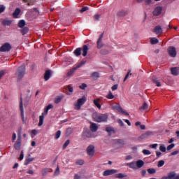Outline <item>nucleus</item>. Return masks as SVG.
Returning <instances> with one entry per match:
<instances>
[{"label":"nucleus","mask_w":179,"mask_h":179,"mask_svg":"<svg viewBox=\"0 0 179 179\" xmlns=\"http://www.w3.org/2000/svg\"><path fill=\"white\" fill-rule=\"evenodd\" d=\"M94 20H100V15L96 14L94 15Z\"/></svg>","instance_id":"bf43d9fd"},{"label":"nucleus","mask_w":179,"mask_h":179,"mask_svg":"<svg viewBox=\"0 0 179 179\" xmlns=\"http://www.w3.org/2000/svg\"><path fill=\"white\" fill-rule=\"evenodd\" d=\"M72 132H73V129H72V128H68L66 130V135H67V136H69V135H71Z\"/></svg>","instance_id":"58836bf2"},{"label":"nucleus","mask_w":179,"mask_h":179,"mask_svg":"<svg viewBox=\"0 0 179 179\" xmlns=\"http://www.w3.org/2000/svg\"><path fill=\"white\" fill-rule=\"evenodd\" d=\"M38 15H40V12L37 10V8H34L28 11L25 16L28 20H33V19H36V16Z\"/></svg>","instance_id":"7ed1b4c3"},{"label":"nucleus","mask_w":179,"mask_h":179,"mask_svg":"<svg viewBox=\"0 0 179 179\" xmlns=\"http://www.w3.org/2000/svg\"><path fill=\"white\" fill-rule=\"evenodd\" d=\"M117 89H118V84H115L111 87V90H113V92H115V90H117Z\"/></svg>","instance_id":"6e6d98bb"},{"label":"nucleus","mask_w":179,"mask_h":179,"mask_svg":"<svg viewBox=\"0 0 179 179\" xmlns=\"http://www.w3.org/2000/svg\"><path fill=\"white\" fill-rule=\"evenodd\" d=\"M43 122H44V113H43L42 115H41L39 117L38 126L41 127V125H43Z\"/></svg>","instance_id":"72a5a7b5"},{"label":"nucleus","mask_w":179,"mask_h":179,"mask_svg":"<svg viewBox=\"0 0 179 179\" xmlns=\"http://www.w3.org/2000/svg\"><path fill=\"white\" fill-rule=\"evenodd\" d=\"M159 150H161V152H166V148L164 147V145H161L159 147Z\"/></svg>","instance_id":"e2e57ef3"},{"label":"nucleus","mask_w":179,"mask_h":179,"mask_svg":"<svg viewBox=\"0 0 179 179\" xmlns=\"http://www.w3.org/2000/svg\"><path fill=\"white\" fill-rule=\"evenodd\" d=\"M116 178H124V177H127V175H124V173H117L115 175Z\"/></svg>","instance_id":"79ce46f5"},{"label":"nucleus","mask_w":179,"mask_h":179,"mask_svg":"<svg viewBox=\"0 0 179 179\" xmlns=\"http://www.w3.org/2000/svg\"><path fill=\"white\" fill-rule=\"evenodd\" d=\"M143 155H150V151H149L148 150H143Z\"/></svg>","instance_id":"680f3d73"},{"label":"nucleus","mask_w":179,"mask_h":179,"mask_svg":"<svg viewBox=\"0 0 179 179\" xmlns=\"http://www.w3.org/2000/svg\"><path fill=\"white\" fill-rule=\"evenodd\" d=\"M48 169L45 168L42 170V174L43 176H45V173H48Z\"/></svg>","instance_id":"052dcab7"},{"label":"nucleus","mask_w":179,"mask_h":179,"mask_svg":"<svg viewBox=\"0 0 179 179\" xmlns=\"http://www.w3.org/2000/svg\"><path fill=\"white\" fill-rule=\"evenodd\" d=\"M118 124L120 125V127H124V122H122V120L119 119L117 120Z\"/></svg>","instance_id":"0e129e2a"},{"label":"nucleus","mask_w":179,"mask_h":179,"mask_svg":"<svg viewBox=\"0 0 179 179\" xmlns=\"http://www.w3.org/2000/svg\"><path fill=\"white\" fill-rule=\"evenodd\" d=\"M15 78H17V82L19 83L22 82L23 79V66H20L17 68L15 72Z\"/></svg>","instance_id":"39448f33"},{"label":"nucleus","mask_w":179,"mask_h":179,"mask_svg":"<svg viewBox=\"0 0 179 179\" xmlns=\"http://www.w3.org/2000/svg\"><path fill=\"white\" fill-rule=\"evenodd\" d=\"M12 20L5 19L2 20L3 26H10L12 24Z\"/></svg>","instance_id":"412c9836"},{"label":"nucleus","mask_w":179,"mask_h":179,"mask_svg":"<svg viewBox=\"0 0 179 179\" xmlns=\"http://www.w3.org/2000/svg\"><path fill=\"white\" fill-rule=\"evenodd\" d=\"M86 96H83L82 98L78 99L77 103L75 104L74 109L75 110H80L82 106L86 103Z\"/></svg>","instance_id":"423d86ee"},{"label":"nucleus","mask_w":179,"mask_h":179,"mask_svg":"<svg viewBox=\"0 0 179 179\" xmlns=\"http://www.w3.org/2000/svg\"><path fill=\"white\" fill-rule=\"evenodd\" d=\"M67 89L70 93H73V87H71V85H68Z\"/></svg>","instance_id":"4d7b16f0"},{"label":"nucleus","mask_w":179,"mask_h":179,"mask_svg":"<svg viewBox=\"0 0 179 179\" xmlns=\"http://www.w3.org/2000/svg\"><path fill=\"white\" fill-rule=\"evenodd\" d=\"M62 99H64V96H58L56 99H55V104H58L59 103H61V101H62Z\"/></svg>","instance_id":"e433bc0d"},{"label":"nucleus","mask_w":179,"mask_h":179,"mask_svg":"<svg viewBox=\"0 0 179 179\" xmlns=\"http://www.w3.org/2000/svg\"><path fill=\"white\" fill-rule=\"evenodd\" d=\"M26 26V22L24 20L23 21V35L24 36V34H27V33H29V28L27 27H24Z\"/></svg>","instance_id":"c756f323"},{"label":"nucleus","mask_w":179,"mask_h":179,"mask_svg":"<svg viewBox=\"0 0 179 179\" xmlns=\"http://www.w3.org/2000/svg\"><path fill=\"white\" fill-rule=\"evenodd\" d=\"M140 110H148V103L144 102L143 106L140 108Z\"/></svg>","instance_id":"c03bdc74"},{"label":"nucleus","mask_w":179,"mask_h":179,"mask_svg":"<svg viewBox=\"0 0 179 179\" xmlns=\"http://www.w3.org/2000/svg\"><path fill=\"white\" fill-rule=\"evenodd\" d=\"M145 165V162L142 160H138L136 162V166L138 167V169H141V167H143V166Z\"/></svg>","instance_id":"393cba45"},{"label":"nucleus","mask_w":179,"mask_h":179,"mask_svg":"<svg viewBox=\"0 0 179 179\" xmlns=\"http://www.w3.org/2000/svg\"><path fill=\"white\" fill-rule=\"evenodd\" d=\"M10 50H12V45L9 43H6L0 48V52H6Z\"/></svg>","instance_id":"9d476101"},{"label":"nucleus","mask_w":179,"mask_h":179,"mask_svg":"<svg viewBox=\"0 0 179 179\" xmlns=\"http://www.w3.org/2000/svg\"><path fill=\"white\" fill-rule=\"evenodd\" d=\"M94 106H96V107H97V108H99V110H100L101 108V105H100L99 102H100V99L97 98L96 99H94L93 101Z\"/></svg>","instance_id":"5701e85b"},{"label":"nucleus","mask_w":179,"mask_h":179,"mask_svg":"<svg viewBox=\"0 0 179 179\" xmlns=\"http://www.w3.org/2000/svg\"><path fill=\"white\" fill-rule=\"evenodd\" d=\"M178 153H179L178 150L173 151L171 153V156H176V155H178Z\"/></svg>","instance_id":"69168bd1"},{"label":"nucleus","mask_w":179,"mask_h":179,"mask_svg":"<svg viewBox=\"0 0 179 179\" xmlns=\"http://www.w3.org/2000/svg\"><path fill=\"white\" fill-rule=\"evenodd\" d=\"M50 78H51V70H47L44 74V79L45 82H47V80H49Z\"/></svg>","instance_id":"6ab92c4d"},{"label":"nucleus","mask_w":179,"mask_h":179,"mask_svg":"<svg viewBox=\"0 0 179 179\" xmlns=\"http://www.w3.org/2000/svg\"><path fill=\"white\" fill-rule=\"evenodd\" d=\"M117 16L122 17L124 16H127V11L122 10L117 13Z\"/></svg>","instance_id":"473e14b6"},{"label":"nucleus","mask_w":179,"mask_h":179,"mask_svg":"<svg viewBox=\"0 0 179 179\" xmlns=\"http://www.w3.org/2000/svg\"><path fill=\"white\" fill-rule=\"evenodd\" d=\"M78 69V67H74L72 69H71L67 73L66 76L67 78H71V76H73V73H75V71Z\"/></svg>","instance_id":"4be33fe9"},{"label":"nucleus","mask_w":179,"mask_h":179,"mask_svg":"<svg viewBox=\"0 0 179 179\" xmlns=\"http://www.w3.org/2000/svg\"><path fill=\"white\" fill-rule=\"evenodd\" d=\"M92 117L95 122H107L108 115L95 113L92 115Z\"/></svg>","instance_id":"f257e3e1"},{"label":"nucleus","mask_w":179,"mask_h":179,"mask_svg":"<svg viewBox=\"0 0 179 179\" xmlns=\"http://www.w3.org/2000/svg\"><path fill=\"white\" fill-rule=\"evenodd\" d=\"M69 143H71V141L69 140H67L64 144L63 145V150L66 149V148L68 147V145H69Z\"/></svg>","instance_id":"a18cd8bd"},{"label":"nucleus","mask_w":179,"mask_h":179,"mask_svg":"<svg viewBox=\"0 0 179 179\" xmlns=\"http://www.w3.org/2000/svg\"><path fill=\"white\" fill-rule=\"evenodd\" d=\"M23 2L27 3L28 6H31L34 5V0H23Z\"/></svg>","instance_id":"7c9ffc66"},{"label":"nucleus","mask_w":179,"mask_h":179,"mask_svg":"<svg viewBox=\"0 0 179 179\" xmlns=\"http://www.w3.org/2000/svg\"><path fill=\"white\" fill-rule=\"evenodd\" d=\"M20 8H16L15 10V11L13 13V17H14V19H19V15H20Z\"/></svg>","instance_id":"a211bd4d"},{"label":"nucleus","mask_w":179,"mask_h":179,"mask_svg":"<svg viewBox=\"0 0 179 179\" xmlns=\"http://www.w3.org/2000/svg\"><path fill=\"white\" fill-rule=\"evenodd\" d=\"M127 166H128L130 169H133L134 170L136 169V164L135 162L127 163Z\"/></svg>","instance_id":"2f4dec72"},{"label":"nucleus","mask_w":179,"mask_h":179,"mask_svg":"<svg viewBox=\"0 0 179 179\" xmlns=\"http://www.w3.org/2000/svg\"><path fill=\"white\" fill-rule=\"evenodd\" d=\"M30 99H31V94H30V91H29V94L25 96L24 101V106L27 107L29 106V103H30Z\"/></svg>","instance_id":"4468645a"},{"label":"nucleus","mask_w":179,"mask_h":179,"mask_svg":"<svg viewBox=\"0 0 179 179\" xmlns=\"http://www.w3.org/2000/svg\"><path fill=\"white\" fill-rule=\"evenodd\" d=\"M148 173L149 174H155L156 173V169H153V168H151V169H148L147 170Z\"/></svg>","instance_id":"ea45409f"},{"label":"nucleus","mask_w":179,"mask_h":179,"mask_svg":"<svg viewBox=\"0 0 179 179\" xmlns=\"http://www.w3.org/2000/svg\"><path fill=\"white\" fill-rule=\"evenodd\" d=\"M82 51H83V57H86V55H87V51H89V46H87V45H83V48H76L73 51V54L76 55V57H80V55H82Z\"/></svg>","instance_id":"f03ea898"},{"label":"nucleus","mask_w":179,"mask_h":179,"mask_svg":"<svg viewBox=\"0 0 179 179\" xmlns=\"http://www.w3.org/2000/svg\"><path fill=\"white\" fill-rule=\"evenodd\" d=\"M114 94H113V92L111 91H109L108 94L106 95V99H108V100H113L114 99Z\"/></svg>","instance_id":"c9c22d12"},{"label":"nucleus","mask_w":179,"mask_h":179,"mask_svg":"<svg viewBox=\"0 0 179 179\" xmlns=\"http://www.w3.org/2000/svg\"><path fill=\"white\" fill-rule=\"evenodd\" d=\"M90 129L92 132H97V129H99V126L96 123L91 122Z\"/></svg>","instance_id":"2eb2a0df"},{"label":"nucleus","mask_w":179,"mask_h":179,"mask_svg":"<svg viewBox=\"0 0 179 179\" xmlns=\"http://www.w3.org/2000/svg\"><path fill=\"white\" fill-rule=\"evenodd\" d=\"M22 146V130L18 131L17 139L15 143L14 144V148L15 150H20Z\"/></svg>","instance_id":"20e7f679"},{"label":"nucleus","mask_w":179,"mask_h":179,"mask_svg":"<svg viewBox=\"0 0 179 179\" xmlns=\"http://www.w3.org/2000/svg\"><path fill=\"white\" fill-rule=\"evenodd\" d=\"M15 140H16V134L13 133L12 136V141L13 142H15Z\"/></svg>","instance_id":"774afa93"},{"label":"nucleus","mask_w":179,"mask_h":179,"mask_svg":"<svg viewBox=\"0 0 179 179\" xmlns=\"http://www.w3.org/2000/svg\"><path fill=\"white\" fill-rule=\"evenodd\" d=\"M162 10H163V8H162V6L156 7L153 11L154 16H159V15H161Z\"/></svg>","instance_id":"ddd939ff"},{"label":"nucleus","mask_w":179,"mask_h":179,"mask_svg":"<svg viewBox=\"0 0 179 179\" xmlns=\"http://www.w3.org/2000/svg\"><path fill=\"white\" fill-rule=\"evenodd\" d=\"M152 3V0H145V5H150Z\"/></svg>","instance_id":"338daca9"},{"label":"nucleus","mask_w":179,"mask_h":179,"mask_svg":"<svg viewBox=\"0 0 179 179\" xmlns=\"http://www.w3.org/2000/svg\"><path fill=\"white\" fill-rule=\"evenodd\" d=\"M151 44H157L159 43V39L156 38H152L150 39Z\"/></svg>","instance_id":"a19ab883"},{"label":"nucleus","mask_w":179,"mask_h":179,"mask_svg":"<svg viewBox=\"0 0 179 179\" xmlns=\"http://www.w3.org/2000/svg\"><path fill=\"white\" fill-rule=\"evenodd\" d=\"M61 136V131L60 130H58L57 132H56V134L55 136V139H59Z\"/></svg>","instance_id":"37998d69"},{"label":"nucleus","mask_w":179,"mask_h":179,"mask_svg":"<svg viewBox=\"0 0 179 179\" xmlns=\"http://www.w3.org/2000/svg\"><path fill=\"white\" fill-rule=\"evenodd\" d=\"M31 138H34V136H36V135H37V134H38V131H37V130L34 129L31 131Z\"/></svg>","instance_id":"09e8293b"},{"label":"nucleus","mask_w":179,"mask_h":179,"mask_svg":"<svg viewBox=\"0 0 179 179\" xmlns=\"http://www.w3.org/2000/svg\"><path fill=\"white\" fill-rule=\"evenodd\" d=\"M18 27H20L21 29L23 28V20H20L18 23Z\"/></svg>","instance_id":"13d9d810"},{"label":"nucleus","mask_w":179,"mask_h":179,"mask_svg":"<svg viewBox=\"0 0 179 179\" xmlns=\"http://www.w3.org/2000/svg\"><path fill=\"white\" fill-rule=\"evenodd\" d=\"M117 173H118V171L115 169H108L103 172V177H107L108 176H113V174H117Z\"/></svg>","instance_id":"9b49d317"},{"label":"nucleus","mask_w":179,"mask_h":179,"mask_svg":"<svg viewBox=\"0 0 179 179\" xmlns=\"http://www.w3.org/2000/svg\"><path fill=\"white\" fill-rule=\"evenodd\" d=\"M154 32L155 34H160V33H163V29L160 25H157L155 27Z\"/></svg>","instance_id":"aec40b11"},{"label":"nucleus","mask_w":179,"mask_h":179,"mask_svg":"<svg viewBox=\"0 0 179 179\" xmlns=\"http://www.w3.org/2000/svg\"><path fill=\"white\" fill-rule=\"evenodd\" d=\"M20 110L21 111V118H23V99L20 96Z\"/></svg>","instance_id":"cd10ccee"},{"label":"nucleus","mask_w":179,"mask_h":179,"mask_svg":"<svg viewBox=\"0 0 179 179\" xmlns=\"http://www.w3.org/2000/svg\"><path fill=\"white\" fill-rule=\"evenodd\" d=\"M152 80L153 83H155L156 85V86H157V87H160V86H162V84H160V81L159 80H157V78H156V77L153 76L152 78Z\"/></svg>","instance_id":"bb28decb"},{"label":"nucleus","mask_w":179,"mask_h":179,"mask_svg":"<svg viewBox=\"0 0 179 179\" xmlns=\"http://www.w3.org/2000/svg\"><path fill=\"white\" fill-rule=\"evenodd\" d=\"M33 160H34V158L30 157V155H29V157H27L25 159L24 165H25V166H27V164H30V162H33Z\"/></svg>","instance_id":"a878e982"},{"label":"nucleus","mask_w":179,"mask_h":179,"mask_svg":"<svg viewBox=\"0 0 179 179\" xmlns=\"http://www.w3.org/2000/svg\"><path fill=\"white\" fill-rule=\"evenodd\" d=\"M106 132L109 133V135H111V134H115V130L112 127H108L106 128Z\"/></svg>","instance_id":"c85d7f7f"},{"label":"nucleus","mask_w":179,"mask_h":179,"mask_svg":"<svg viewBox=\"0 0 179 179\" xmlns=\"http://www.w3.org/2000/svg\"><path fill=\"white\" fill-rule=\"evenodd\" d=\"M171 73L172 75H173V76H177V75H178V67H172L171 69Z\"/></svg>","instance_id":"b1692460"},{"label":"nucleus","mask_w":179,"mask_h":179,"mask_svg":"<svg viewBox=\"0 0 179 179\" xmlns=\"http://www.w3.org/2000/svg\"><path fill=\"white\" fill-rule=\"evenodd\" d=\"M87 155L90 156V157H93L94 156V153H96V150H94V146L93 145H90L86 149Z\"/></svg>","instance_id":"6e6552de"},{"label":"nucleus","mask_w":179,"mask_h":179,"mask_svg":"<svg viewBox=\"0 0 179 179\" xmlns=\"http://www.w3.org/2000/svg\"><path fill=\"white\" fill-rule=\"evenodd\" d=\"M91 76L94 79H99V78H100V74L99 72H94L92 73Z\"/></svg>","instance_id":"f704fd0d"},{"label":"nucleus","mask_w":179,"mask_h":179,"mask_svg":"<svg viewBox=\"0 0 179 179\" xmlns=\"http://www.w3.org/2000/svg\"><path fill=\"white\" fill-rule=\"evenodd\" d=\"M130 75H132V73H131V70H129L127 72V75L125 76L124 79V82H125V80H127V79H128V78H129Z\"/></svg>","instance_id":"603ef678"},{"label":"nucleus","mask_w":179,"mask_h":179,"mask_svg":"<svg viewBox=\"0 0 179 179\" xmlns=\"http://www.w3.org/2000/svg\"><path fill=\"white\" fill-rule=\"evenodd\" d=\"M152 135H153V133H152V131H147L146 133L142 134V135L139 137V138H140V139H147V138H148V136H152Z\"/></svg>","instance_id":"f3484780"},{"label":"nucleus","mask_w":179,"mask_h":179,"mask_svg":"<svg viewBox=\"0 0 179 179\" xmlns=\"http://www.w3.org/2000/svg\"><path fill=\"white\" fill-rule=\"evenodd\" d=\"M164 166V162L163 160H160L158 162V167H163Z\"/></svg>","instance_id":"8fccbe9b"},{"label":"nucleus","mask_w":179,"mask_h":179,"mask_svg":"<svg viewBox=\"0 0 179 179\" xmlns=\"http://www.w3.org/2000/svg\"><path fill=\"white\" fill-rule=\"evenodd\" d=\"M113 110H115L116 111H118V113H121L122 114H124V115H129V113L128 112L124 110L121 106L120 104L116 103L115 105L112 106Z\"/></svg>","instance_id":"0eeeda50"},{"label":"nucleus","mask_w":179,"mask_h":179,"mask_svg":"<svg viewBox=\"0 0 179 179\" xmlns=\"http://www.w3.org/2000/svg\"><path fill=\"white\" fill-rule=\"evenodd\" d=\"M103 34H101L99 37V39L96 42V45H97V48L99 50H100V48H103L104 43H103Z\"/></svg>","instance_id":"f8f14e48"},{"label":"nucleus","mask_w":179,"mask_h":179,"mask_svg":"<svg viewBox=\"0 0 179 179\" xmlns=\"http://www.w3.org/2000/svg\"><path fill=\"white\" fill-rule=\"evenodd\" d=\"M168 54L172 58H176L177 57V50L174 46H170L168 48Z\"/></svg>","instance_id":"1a4fd4ad"},{"label":"nucleus","mask_w":179,"mask_h":179,"mask_svg":"<svg viewBox=\"0 0 179 179\" xmlns=\"http://www.w3.org/2000/svg\"><path fill=\"white\" fill-rule=\"evenodd\" d=\"M76 166H83L85 164V161L83 159H78L76 162Z\"/></svg>","instance_id":"4c0bfd02"},{"label":"nucleus","mask_w":179,"mask_h":179,"mask_svg":"<svg viewBox=\"0 0 179 179\" xmlns=\"http://www.w3.org/2000/svg\"><path fill=\"white\" fill-rule=\"evenodd\" d=\"M81 90H85L86 87H87V85L86 83H83L81 85L79 86Z\"/></svg>","instance_id":"de8ad7c7"},{"label":"nucleus","mask_w":179,"mask_h":179,"mask_svg":"<svg viewBox=\"0 0 179 179\" xmlns=\"http://www.w3.org/2000/svg\"><path fill=\"white\" fill-rule=\"evenodd\" d=\"M5 9H6V7L3 5H0V13H2L5 11Z\"/></svg>","instance_id":"864d4df0"},{"label":"nucleus","mask_w":179,"mask_h":179,"mask_svg":"<svg viewBox=\"0 0 179 179\" xmlns=\"http://www.w3.org/2000/svg\"><path fill=\"white\" fill-rule=\"evenodd\" d=\"M100 54H101L102 55H107V54H108V50L103 49L100 51Z\"/></svg>","instance_id":"49530a36"},{"label":"nucleus","mask_w":179,"mask_h":179,"mask_svg":"<svg viewBox=\"0 0 179 179\" xmlns=\"http://www.w3.org/2000/svg\"><path fill=\"white\" fill-rule=\"evenodd\" d=\"M86 10H89V7L85 6L83 7L82 9L80 10L81 13H83V12H86Z\"/></svg>","instance_id":"5fc2aeb1"},{"label":"nucleus","mask_w":179,"mask_h":179,"mask_svg":"<svg viewBox=\"0 0 179 179\" xmlns=\"http://www.w3.org/2000/svg\"><path fill=\"white\" fill-rule=\"evenodd\" d=\"M174 146H176V144H174V143L170 144L169 145L167 146L166 150H171V149H173V148H174Z\"/></svg>","instance_id":"3c124183"},{"label":"nucleus","mask_w":179,"mask_h":179,"mask_svg":"<svg viewBox=\"0 0 179 179\" xmlns=\"http://www.w3.org/2000/svg\"><path fill=\"white\" fill-rule=\"evenodd\" d=\"M176 177V172L172 171L168 174V176H164L162 179H174Z\"/></svg>","instance_id":"dca6fc26"}]
</instances>
